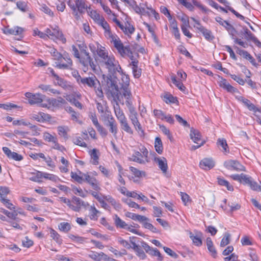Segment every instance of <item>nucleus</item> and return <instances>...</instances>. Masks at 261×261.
Listing matches in <instances>:
<instances>
[{"label": "nucleus", "mask_w": 261, "mask_h": 261, "mask_svg": "<svg viewBox=\"0 0 261 261\" xmlns=\"http://www.w3.org/2000/svg\"><path fill=\"white\" fill-rule=\"evenodd\" d=\"M120 123L123 130L129 134H133V130L129 125L126 118L120 122Z\"/></svg>", "instance_id": "nucleus-43"}, {"label": "nucleus", "mask_w": 261, "mask_h": 261, "mask_svg": "<svg viewBox=\"0 0 261 261\" xmlns=\"http://www.w3.org/2000/svg\"><path fill=\"white\" fill-rule=\"evenodd\" d=\"M163 100L167 103H175L177 101L176 98L170 94H166L164 96Z\"/></svg>", "instance_id": "nucleus-52"}, {"label": "nucleus", "mask_w": 261, "mask_h": 261, "mask_svg": "<svg viewBox=\"0 0 261 261\" xmlns=\"http://www.w3.org/2000/svg\"><path fill=\"white\" fill-rule=\"evenodd\" d=\"M129 169L130 171L132 172V173L137 177L145 176L146 175L145 172L140 171L138 169L134 167H130Z\"/></svg>", "instance_id": "nucleus-56"}, {"label": "nucleus", "mask_w": 261, "mask_h": 261, "mask_svg": "<svg viewBox=\"0 0 261 261\" xmlns=\"http://www.w3.org/2000/svg\"><path fill=\"white\" fill-rule=\"evenodd\" d=\"M67 129V128L62 126H59L57 128L58 134L63 137L65 140L68 138Z\"/></svg>", "instance_id": "nucleus-54"}, {"label": "nucleus", "mask_w": 261, "mask_h": 261, "mask_svg": "<svg viewBox=\"0 0 261 261\" xmlns=\"http://www.w3.org/2000/svg\"><path fill=\"white\" fill-rule=\"evenodd\" d=\"M107 125L110 127V132L113 134L114 137L116 138L117 126L116 121L112 116L108 117V122Z\"/></svg>", "instance_id": "nucleus-22"}, {"label": "nucleus", "mask_w": 261, "mask_h": 261, "mask_svg": "<svg viewBox=\"0 0 261 261\" xmlns=\"http://www.w3.org/2000/svg\"><path fill=\"white\" fill-rule=\"evenodd\" d=\"M88 256L95 261H111L112 259L103 252L98 253L94 251H90Z\"/></svg>", "instance_id": "nucleus-13"}, {"label": "nucleus", "mask_w": 261, "mask_h": 261, "mask_svg": "<svg viewBox=\"0 0 261 261\" xmlns=\"http://www.w3.org/2000/svg\"><path fill=\"white\" fill-rule=\"evenodd\" d=\"M248 186L250 187L251 190L255 191H261V187L259 186L257 182L254 181L252 178L250 180Z\"/></svg>", "instance_id": "nucleus-57"}, {"label": "nucleus", "mask_w": 261, "mask_h": 261, "mask_svg": "<svg viewBox=\"0 0 261 261\" xmlns=\"http://www.w3.org/2000/svg\"><path fill=\"white\" fill-rule=\"evenodd\" d=\"M0 200L3 204L9 210H14L15 208V207L11 202H10V201L5 197H0Z\"/></svg>", "instance_id": "nucleus-51"}, {"label": "nucleus", "mask_w": 261, "mask_h": 261, "mask_svg": "<svg viewBox=\"0 0 261 261\" xmlns=\"http://www.w3.org/2000/svg\"><path fill=\"white\" fill-rule=\"evenodd\" d=\"M58 229L62 232L67 233L71 230V225L68 222H61L58 225Z\"/></svg>", "instance_id": "nucleus-39"}, {"label": "nucleus", "mask_w": 261, "mask_h": 261, "mask_svg": "<svg viewBox=\"0 0 261 261\" xmlns=\"http://www.w3.org/2000/svg\"><path fill=\"white\" fill-rule=\"evenodd\" d=\"M206 246L207 249L211 253V255L214 257L216 258L217 256V251L214 246L213 241L211 238L208 237L206 239Z\"/></svg>", "instance_id": "nucleus-31"}, {"label": "nucleus", "mask_w": 261, "mask_h": 261, "mask_svg": "<svg viewBox=\"0 0 261 261\" xmlns=\"http://www.w3.org/2000/svg\"><path fill=\"white\" fill-rule=\"evenodd\" d=\"M22 32V29L19 27H15L12 28L6 27L3 30V33L6 35H18L20 34Z\"/></svg>", "instance_id": "nucleus-24"}, {"label": "nucleus", "mask_w": 261, "mask_h": 261, "mask_svg": "<svg viewBox=\"0 0 261 261\" xmlns=\"http://www.w3.org/2000/svg\"><path fill=\"white\" fill-rule=\"evenodd\" d=\"M105 200L109 203L111 204L112 206L117 210L121 208V205L119 203L117 202L113 197L110 196L105 197Z\"/></svg>", "instance_id": "nucleus-47"}, {"label": "nucleus", "mask_w": 261, "mask_h": 261, "mask_svg": "<svg viewBox=\"0 0 261 261\" xmlns=\"http://www.w3.org/2000/svg\"><path fill=\"white\" fill-rule=\"evenodd\" d=\"M68 238L71 239L72 241H73L75 243H79V244H83L84 243L86 240V238L80 237L79 236H75L72 234H69L68 236Z\"/></svg>", "instance_id": "nucleus-48"}, {"label": "nucleus", "mask_w": 261, "mask_h": 261, "mask_svg": "<svg viewBox=\"0 0 261 261\" xmlns=\"http://www.w3.org/2000/svg\"><path fill=\"white\" fill-rule=\"evenodd\" d=\"M224 167L229 170L245 171V167L236 160H229L224 163Z\"/></svg>", "instance_id": "nucleus-9"}, {"label": "nucleus", "mask_w": 261, "mask_h": 261, "mask_svg": "<svg viewBox=\"0 0 261 261\" xmlns=\"http://www.w3.org/2000/svg\"><path fill=\"white\" fill-rule=\"evenodd\" d=\"M129 66L131 67L134 77L136 79L139 78L141 75V69L138 67V61L134 60L131 61L129 64Z\"/></svg>", "instance_id": "nucleus-19"}, {"label": "nucleus", "mask_w": 261, "mask_h": 261, "mask_svg": "<svg viewBox=\"0 0 261 261\" xmlns=\"http://www.w3.org/2000/svg\"><path fill=\"white\" fill-rule=\"evenodd\" d=\"M45 32L47 34V38L48 37L53 40H61L64 43L66 42V39L64 37L62 32L58 27H55L52 30L46 29Z\"/></svg>", "instance_id": "nucleus-8"}, {"label": "nucleus", "mask_w": 261, "mask_h": 261, "mask_svg": "<svg viewBox=\"0 0 261 261\" xmlns=\"http://www.w3.org/2000/svg\"><path fill=\"white\" fill-rule=\"evenodd\" d=\"M83 176L84 177V181H86L90 185L94 190L96 191H99L101 190L99 183L95 178L90 176L87 173L83 174Z\"/></svg>", "instance_id": "nucleus-17"}, {"label": "nucleus", "mask_w": 261, "mask_h": 261, "mask_svg": "<svg viewBox=\"0 0 261 261\" xmlns=\"http://www.w3.org/2000/svg\"><path fill=\"white\" fill-rule=\"evenodd\" d=\"M79 85L93 89L97 97L99 98L103 97V93L100 83L94 75H92L91 76L83 77Z\"/></svg>", "instance_id": "nucleus-2"}, {"label": "nucleus", "mask_w": 261, "mask_h": 261, "mask_svg": "<svg viewBox=\"0 0 261 261\" xmlns=\"http://www.w3.org/2000/svg\"><path fill=\"white\" fill-rule=\"evenodd\" d=\"M78 59L84 72H86L89 69H90L95 74L99 73L100 68L96 62L91 57L89 53L81 55Z\"/></svg>", "instance_id": "nucleus-3"}, {"label": "nucleus", "mask_w": 261, "mask_h": 261, "mask_svg": "<svg viewBox=\"0 0 261 261\" xmlns=\"http://www.w3.org/2000/svg\"><path fill=\"white\" fill-rule=\"evenodd\" d=\"M114 108L115 115L119 122L126 118L118 104H116V105L114 106Z\"/></svg>", "instance_id": "nucleus-33"}, {"label": "nucleus", "mask_w": 261, "mask_h": 261, "mask_svg": "<svg viewBox=\"0 0 261 261\" xmlns=\"http://www.w3.org/2000/svg\"><path fill=\"white\" fill-rule=\"evenodd\" d=\"M25 96L28 99L29 103L32 105L40 103L42 102L44 96L40 94H33L31 92H27Z\"/></svg>", "instance_id": "nucleus-11"}, {"label": "nucleus", "mask_w": 261, "mask_h": 261, "mask_svg": "<svg viewBox=\"0 0 261 261\" xmlns=\"http://www.w3.org/2000/svg\"><path fill=\"white\" fill-rule=\"evenodd\" d=\"M67 5L72 11L78 10L80 14L84 13L89 7L84 0H68Z\"/></svg>", "instance_id": "nucleus-6"}, {"label": "nucleus", "mask_w": 261, "mask_h": 261, "mask_svg": "<svg viewBox=\"0 0 261 261\" xmlns=\"http://www.w3.org/2000/svg\"><path fill=\"white\" fill-rule=\"evenodd\" d=\"M79 173L80 175L77 174L76 172H71V177L78 183L82 184L84 181V177L83 176L84 173H82L81 171H79Z\"/></svg>", "instance_id": "nucleus-46"}, {"label": "nucleus", "mask_w": 261, "mask_h": 261, "mask_svg": "<svg viewBox=\"0 0 261 261\" xmlns=\"http://www.w3.org/2000/svg\"><path fill=\"white\" fill-rule=\"evenodd\" d=\"M154 148L155 151L159 154H162L163 150V147L161 139L159 137H156L155 139Z\"/></svg>", "instance_id": "nucleus-42"}, {"label": "nucleus", "mask_w": 261, "mask_h": 261, "mask_svg": "<svg viewBox=\"0 0 261 261\" xmlns=\"http://www.w3.org/2000/svg\"><path fill=\"white\" fill-rule=\"evenodd\" d=\"M149 254L152 256L158 257V260L159 261H162L163 259L161 253L156 248H152Z\"/></svg>", "instance_id": "nucleus-59"}, {"label": "nucleus", "mask_w": 261, "mask_h": 261, "mask_svg": "<svg viewBox=\"0 0 261 261\" xmlns=\"http://www.w3.org/2000/svg\"><path fill=\"white\" fill-rule=\"evenodd\" d=\"M219 86L228 92L231 93H239V91L237 89L232 86L225 79L221 77L220 80L218 82Z\"/></svg>", "instance_id": "nucleus-12"}, {"label": "nucleus", "mask_w": 261, "mask_h": 261, "mask_svg": "<svg viewBox=\"0 0 261 261\" xmlns=\"http://www.w3.org/2000/svg\"><path fill=\"white\" fill-rule=\"evenodd\" d=\"M31 118L39 122H44L50 120L51 116L48 114L40 112L32 114Z\"/></svg>", "instance_id": "nucleus-15"}, {"label": "nucleus", "mask_w": 261, "mask_h": 261, "mask_svg": "<svg viewBox=\"0 0 261 261\" xmlns=\"http://www.w3.org/2000/svg\"><path fill=\"white\" fill-rule=\"evenodd\" d=\"M160 128L162 132L167 136L168 138L170 141H172L173 137L171 134L170 133V130L164 125H160Z\"/></svg>", "instance_id": "nucleus-63"}, {"label": "nucleus", "mask_w": 261, "mask_h": 261, "mask_svg": "<svg viewBox=\"0 0 261 261\" xmlns=\"http://www.w3.org/2000/svg\"><path fill=\"white\" fill-rule=\"evenodd\" d=\"M50 53L54 59L57 61L55 63V67L61 69H72V61L68 55L63 56L55 48H53Z\"/></svg>", "instance_id": "nucleus-1"}, {"label": "nucleus", "mask_w": 261, "mask_h": 261, "mask_svg": "<svg viewBox=\"0 0 261 261\" xmlns=\"http://www.w3.org/2000/svg\"><path fill=\"white\" fill-rule=\"evenodd\" d=\"M32 176L30 177V179L33 181L40 182H41V179L42 178V172L37 171L35 173H32Z\"/></svg>", "instance_id": "nucleus-50"}, {"label": "nucleus", "mask_w": 261, "mask_h": 261, "mask_svg": "<svg viewBox=\"0 0 261 261\" xmlns=\"http://www.w3.org/2000/svg\"><path fill=\"white\" fill-rule=\"evenodd\" d=\"M236 98L238 100L242 102L244 105L250 110L256 112L257 111L256 107L251 102V101L243 96L240 95H235Z\"/></svg>", "instance_id": "nucleus-20"}, {"label": "nucleus", "mask_w": 261, "mask_h": 261, "mask_svg": "<svg viewBox=\"0 0 261 261\" xmlns=\"http://www.w3.org/2000/svg\"><path fill=\"white\" fill-rule=\"evenodd\" d=\"M113 45L121 56H127L132 61L136 60L133 55L130 46H124L120 39L115 38Z\"/></svg>", "instance_id": "nucleus-4"}, {"label": "nucleus", "mask_w": 261, "mask_h": 261, "mask_svg": "<svg viewBox=\"0 0 261 261\" xmlns=\"http://www.w3.org/2000/svg\"><path fill=\"white\" fill-rule=\"evenodd\" d=\"M117 72L120 73L121 76V81L122 82V84L121 86H128L129 84V78L127 74H126L125 72H123V70L121 69V71H119V70L117 71Z\"/></svg>", "instance_id": "nucleus-40"}, {"label": "nucleus", "mask_w": 261, "mask_h": 261, "mask_svg": "<svg viewBox=\"0 0 261 261\" xmlns=\"http://www.w3.org/2000/svg\"><path fill=\"white\" fill-rule=\"evenodd\" d=\"M89 217L91 220H97L98 218V214L99 212L96 208L95 206L91 205L90 206L89 210Z\"/></svg>", "instance_id": "nucleus-44"}, {"label": "nucleus", "mask_w": 261, "mask_h": 261, "mask_svg": "<svg viewBox=\"0 0 261 261\" xmlns=\"http://www.w3.org/2000/svg\"><path fill=\"white\" fill-rule=\"evenodd\" d=\"M133 125L140 137H144L145 132L143 129L140 123L138 122L136 123L133 124Z\"/></svg>", "instance_id": "nucleus-58"}, {"label": "nucleus", "mask_w": 261, "mask_h": 261, "mask_svg": "<svg viewBox=\"0 0 261 261\" xmlns=\"http://www.w3.org/2000/svg\"><path fill=\"white\" fill-rule=\"evenodd\" d=\"M217 144L218 146H221L222 147V151L224 153H227L229 152L226 140L225 139L219 138L217 140Z\"/></svg>", "instance_id": "nucleus-37"}, {"label": "nucleus", "mask_w": 261, "mask_h": 261, "mask_svg": "<svg viewBox=\"0 0 261 261\" xmlns=\"http://www.w3.org/2000/svg\"><path fill=\"white\" fill-rule=\"evenodd\" d=\"M121 30L124 32V33L129 36L134 33L135 31V28L128 22L125 23L124 25H123L122 29Z\"/></svg>", "instance_id": "nucleus-34"}, {"label": "nucleus", "mask_w": 261, "mask_h": 261, "mask_svg": "<svg viewBox=\"0 0 261 261\" xmlns=\"http://www.w3.org/2000/svg\"><path fill=\"white\" fill-rule=\"evenodd\" d=\"M89 15L94 20L96 23H97L103 17L95 10H91L90 7H88L87 10Z\"/></svg>", "instance_id": "nucleus-36"}, {"label": "nucleus", "mask_w": 261, "mask_h": 261, "mask_svg": "<svg viewBox=\"0 0 261 261\" xmlns=\"http://www.w3.org/2000/svg\"><path fill=\"white\" fill-rule=\"evenodd\" d=\"M98 151L96 149H93L89 151V154L91 157L90 162L95 165H98L99 163V156Z\"/></svg>", "instance_id": "nucleus-35"}, {"label": "nucleus", "mask_w": 261, "mask_h": 261, "mask_svg": "<svg viewBox=\"0 0 261 261\" xmlns=\"http://www.w3.org/2000/svg\"><path fill=\"white\" fill-rule=\"evenodd\" d=\"M122 89V94L124 98L127 100H129L131 96L130 91L128 89V86H121L120 89Z\"/></svg>", "instance_id": "nucleus-61"}, {"label": "nucleus", "mask_w": 261, "mask_h": 261, "mask_svg": "<svg viewBox=\"0 0 261 261\" xmlns=\"http://www.w3.org/2000/svg\"><path fill=\"white\" fill-rule=\"evenodd\" d=\"M61 162L64 165V166H61L59 167L60 171L62 173L68 172L69 171V162L67 160H66L64 157H61Z\"/></svg>", "instance_id": "nucleus-49"}, {"label": "nucleus", "mask_w": 261, "mask_h": 261, "mask_svg": "<svg viewBox=\"0 0 261 261\" xmlns=\"http://www.w3.org/2000/svg\"><path fill=\"white\" fill-rule=\"evenodd\" d=\"M113 219L114 220L115 224L117 227L125 229L126 228L127 224L123 221L117 215H115L113 216Z\"/></svg>", "instance_id": "nucleus-38"}, {"label": "nucleus", "mask_w": 261, "mask_h": 261, "mask_svg": "<svg viewBox=\"0 0 261 261\" xmlns=\"http://www.w3.org/2000/svg\"><path fill=\"white\" fill-rule=\"evenodd\" d=\"M105 30V35L111 39V42L114 44V40L115 39H120L118 36L113 35L110 30L108 23L105 20L103 17L97 23Z\"/></svg>", "instance_id": "nucleus-10"}, {"label": "nucleus", "mask_w": 261, "mask_h": 261, "mask_svg": "<svg viewBox=\"0 0 261 261\" xmlns=\"http://www.w3.org/2000/svg\"><path fill=\"white\" fill-rule=\"evenodd\" d=\"M125 216L134 220L140 222L145 220H148V218L144 216H141L131 212H127Z\"/></svg>", "instance_id": "nucleus-26"}, {"label": "nucleus", "mask_w": 261, "mask_h": 261, "mask_svg": "<svg viewBox=\"0 0 261 261\" xmlns=\"http://www.w3.org/2000/svg\"><path fill=\"white\" fill-rule=\"evenodd\" d=\"M200 29V32L203 35L204 38L206 40L211 42L214 39L215 37L213 35L211 31L206 29L205 28H201Z\"/></svg>", "instance_id": "nucleus-32"}, {"label": "nucleus", "mask_w": 261, "mask_h": 261, "mask_svg": "<svg viewBox=\"0 0 261 261\" xmlns=\"http://www.w3.org/2000/svg\"><path fill=\"white\" fill-rule=\"evenodd\" d=\"M132 160L139 164H145V161L142 159V155L139 151H136L132 156Z\"/></svg>", "instance_id": "nucleus-41"}, {"label": "nucleus", "mask_w": 261, "mask_h": 261, "mask_svg": "<svg viewBox=\"0 0 261 261\" xmlns=\"http://www.w3.org/2000/svg\"><path fill=\"white\" fill-rule=\"evenodd\" d=\"M230 234L228 232H225L220 242V246L224 247L229 243Z\"/></svg>", "instance_id": "nucleus-55"}, {"label": "nucleus", "mask_w": 261, "mask_h": 261, "mask_svg": "<svg viewBox=\"0 0 261 261\" xmlns=\"http://www.w3.org/2000/svg\"><path fill=\"white\" fill-rule=\"evenodd\" d=\"M97 49L96 53L98 57L100 58L101 61L102 62L109 56L108 50L105 47L102 46L99 43H96Z\"/></svg>", "instance_id": "nucleus-23"}, {"label": "nucleus", "mask_w": 261, "mask_h": 261, "mask_svg": "<svg viewBox=\"0 0 261 261\" xmlns=\"http://www.w3.org/2000/svg\"><path fill=\"white\" fill-rule=\"evenodd\" d=\"M148 220H145L144 221L141 222L142 223L143 226L150 230H151L153 232H156L157 231L156 228L154 227L152 224L148 222Z\"/></svg>", "instance_id": "nucleus-62"}, {"label": "nucleus", "mask_w": 261, "mask_h": 261, "mask_svg": "<svg viewBox=\"0 0 261 261\" xmlns=\"http://www.w3.org/2000/svg\"><path fill=\"white\" fill-rule=\"evenodd\" d=\"M225 24H226L225 29L228 32L229 34L231 36V37L233 36H235L237 34V31L234 28V27L229 23H228V21H226Z\"/></svg>", "instance_id": "nucleus-60"}, {"label": "nucleus", "mask_w": 261, "mask_h": 261, "mask_svg": "<svg viewBox=\"0 0 261 261\" xmlns=\"http://www.w3.org/2000/svg\"><path fill=\"white\" fill-rule=\"evenodd\" d=\"M202 233L201 232L197 231L195 235L192 232H190L189 233L190 238L192 240L193 243L197 246L202 245Z\"/></svg>", "instance_id": "nucleus-21"}, {"label": "nucleus", "mask_w": 261, "mask_h": 261, "mask_svg": "<svg viewBox=\"0 0 261 261\" xmlns=\"http://www.w3.org/2000/svg\"><path fill=\"white\" fill-rule=\"evenodd\" d=\"M215 163L212 158H204L200 162L199 166L203 170H210L215 166Z\"/></svg>", "instance_id": "nucleus-18"}, {"label": "nucleus", "mask_w": 261, "mask_h": 261, "mask_svg": "<svg viewBox=\"0 0 261 261\" xmlns=\"http://www.w3.org/2000/svg\"><path fill=\"white\" fill-rule=\"evenodd\" d=\"M153 112L154 116L156 118L161 119L162 120H164V117L166 115L162 110L154 109Z\"/></svg>", "instance_id": "nucleus-64"}, {"label": "nucleus", "mask_w": 261, "mask_h": 261, "mask_svg": "<svg viewBox=\"0 0 261 261\" xmlns=\"http://www.w3.org/2000/svg\"><path fill=\"white\" fill-rule=\"evenodd\" d=\"M71 202L74 203L75 205H73L72 204L71 210L75 212H79L81 210V206H83L85 207H86L87 206H89V203L88 202H85L83 200H82L80 198L77 197H73L72 199V201Z\"/></svg>", "instance_id": "nucleus-16"}, {"label": "nucleus", "mask_w": 261, "mask_h": 261, "mask_svg": "<svg viewBox=\"0 0 261 261\" xmlns=\"http://www.w3.org/2000/svg\"><path fill=\"white\" fill-rule=\"evenodd\" d=\"M217 182L219 185L226 188L227 190L229 191H233L234 189L233 187L228 182L225 180L224 178L218 176L217 178Z\"/></svg>", "instance_id": "nucleus-28"}, {"label": "nucleus", "mask_w": 261, "mask_h": 261, "mask_svg": "<svg viewBox=\"0 0 261 261\" xmlns=\"http://www.w3.org/2000/svg\"><path fill=\"white\" fill-rule=\"evenodd\" d=\"M128 109L129 112L128 117L132 124H133L136 123L138 122H139L138 118V115L135 110V108L133 106H130Z\"/></svg>", "instance_id": "nucleus-27"}, {"label": "nucleus", "mask_w": 261, "mask_h": 261, "mask_svg": "<svg viewBox=\"0 0 261 261\" xmlns=\"http://www.w3.org/2000/svg\"><path fill=\"white\" fill-rule=\"evenodd\" d=\"M101 62L104 64L109 72L111 73H116L118 70L121 71V67L118 61L113 55H109Z\"/></svg>", "instance_id": "nucleus-5"}, {"label": "nucleus", "mask_w": 261, "mask_h": 261, "mask_svg": "<svg viewBox=\"0 0 261 261\" xmlns=\"http://www.w3.org/2000/svg\"><path fill=\"white\" fill-rule=\"evenodd\" d=\"M42 177L55 182H57L60 180V178L58 176L44 172H42Z\"/></svg>", "instance_id": "nucleus-45"}, {"label": "nucleus", "mask_w": 261, "mask_h": 261, "mask_svg": "<svg viewBox=\"0 0 261 261\" xmlns=\"http://www.w3.org/2000/svg\"><path fill=\"white\" fill-rule=\"evenodd\" d=\"M50 237L58 244L61 245L63 240L60 234L53 228H49Z\"/></svg>", "instance_id": "nucleus-29"}, {"label": "nucleus", "mask_w": 261, "mask_h": 261, "mask_svg": "<svg viewBox=\"0 0 261 261\" xmlns=\"http://www.w3.org/2000/svg\"><path fill=\"white\" fill-rule=\"evenodd\" d=\"M116 80L117 79L115 77H113L111 75L108 76L107 79V85L113 97L118 96L120 89V87L117 84Z\"/></svg>", "instance_id": "nucleus-7"}, {"label": "nucleus", "mask_w": 261, "mask_h": 261, "mask_svg": "<svg viewBox=\"0 0 261 261\" xmlns=\"http://www.w3.org/2000/svg\"><path fill=\"white\" fill-rule=\"evenodd\" d=\"M171 81L179 89L182 91H185L186 87L181 81L176 79V77L172 76Z\"/></svg>", "instance_id": "nucleus-53"}, {"label": "nucleus", "mask_w": 261, "mask_h": 261, "mask_svg": "<svg viewBox=\"0 0 261 261\" xmlns=\"http://www.w3.org/2000/svg\"><path fill=\"white\" fill-rule=\"evenodd\" d=\"M190 137L191 139L195 143L199 144V142H201V135L200 132L196 129L191 128L190 130Z\"/></svg>", "instance_id": "nucleus-30"}, {"label": "nucleus", "mask_w": 261, "mask_h": 261, "mask_svg": "<svg viewBox=\"0 0 261 261\" xmlns=\"http://www.w3.org/2000/svg\"><path fill=\"white\" fill-rule=\"evenodd\" d=\"M49 103L54 107L60 108L66 103V100L61 97L56 98H51L49 100Z\"/></svg>", "instance_id": "nucleus-25"}, {"label": "nucleus", "mask_w": 261, "mask_h": 261, "mask_svg": "<svg viewBox=\"0 0 261 261\" xmlns=\"http://www.w3.org/2000/svg\"><path fill=\"white\" fill-rule=\"evenodd\" d=\"M154 161L157 164L159 168L164 174H166L168 170V164L166 159L162 157H154Z\"/></svg>", "instance_id": "nucleus-14"}]
</instances>
